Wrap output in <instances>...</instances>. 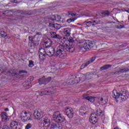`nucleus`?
<instances>
[{
    "label": "nucleus",
    "mask_w": 129,
    "mask_h": 129,
    "mask_svg": "<svg viewBox=\"0 0 129 129\" xmlns=\"http://www.w3.org/2000/svg\"><path fill=\"white\" fill-rule=\"evenodd\" d=\"M64 44H60L56 48L55 52V48H53L51 45H46L45 49L41 48L39 50V58L40 60H44L46 58V55L49 57H58L64 59L66 57V50Z\"/></svg>",
    "instance_id": "f257e3e1"
},
{
    "label": "nucleus",
    "mask_w": 129,
    "mask_h": 129,
    "mask_svg": "<svg viewBox=\"0 0 129 129\" xmlns=\"http://www.w3.org/2000/svg\"><path fill=\"white\" fill-rule=\"evenodd\" d=\"M112 96L115 99L118 98V97H120L122 101H125L128 98V94L126 93L125 91H121L119 93L117 90H113L112 93Z\"/></svg>",
    "instance_id": "f03ea898"
},
{
    "label": "nucleus",
    "mask_w": 129,
    "mask_h": 129,
    "mask_svg": "<svg viewBox=\"0 0 129 129\" xmlns=\"http://www.w3.org/2000/svg\"><path fill=\"white\" fill-rule=\"evenodd\" d=\"M78 44H82L83 46L81 48L82 50L84 49V50H90L91 48H92V45L93 43L91 42H88L87 40H85L84 39H80L78 41Z\"/></svg>",
    "instance_id": "7ed1b4c3"
},
{
    "label": "nucleus",
    "mask_w": 129,
    "mask_h": 129,
    "mask_svg": "<svg viewBox=\"0 0 129 129\" xmlns=\"http://www.w3.org/2000/svg\"><path fill=\"white\" fill-rule=\"evenodd\" d=\"M52 118L54 121H56V122H59V123L64 122L65 121V117L62 116L59 111L54 112L52 115Z\"/></svg>",
    "instance_id": "20e7f679"
},
{
    "label": "nucleus",
    "mask_w": 129,
    "mask_h": 129,
    "mask_svg": "<svg viewBox=\"0 0 129 129\" xmlns=\"http://www.w3.org/2000/svg\"><path fill=\"white\" fill-rule=\"evenodd\" d=\"M50 126V119L47 117H45L43 120L40 123L39 126L41 128L48 129Z\"/></svg>",
    "instance_id": "39448f33"
},
{
    "label": "nucleus",
    "mask_w": 129,
    "mask_h": 129,
    "mask_svg": "<svg viewBox=\"0 0 129 129\" xmlns=\"http://www.w3.org/2000/svg\"><path fill=\"white\" fill-rule=\"evenodd\" d=\"M35 37H36V38H37L38 39L37 40H36V38L35 37L31 36L29 37L30 43L33 44V46H35V45L37 44V42H39V41H40V39H40V38L42 37V34L40 32H37L35 35Z\"/></svg>",
    "instance_id": "423d86ee"
},
{
    "label": "nucleus",
    "mask_w": 129,
    "mask_h": 129,
    "mask_svg": "<svg viewBox=\"0 0 129 129\" xmlns=\"http://www.w3.org/2000/svg\"><path fill=\"white\" fill-rule=\"evenodd\" d=\"M27 114V112H22L19 115V117H20L24 122L28 121V120H32L31 116H29Z\"/></svg>",
    "instance_id": "0eeeda50"
},
{
    "label": "nucleus",
    "mask_w": 129,
    "mask_h": 129,
    "mask_svg": "<svg viewBox=\"0 0 129 129\" xmlns=\"http://www.w3.org/2000/svg\"><path fill=\"white\" fill-rule=\"evenodd\" d=\"M100 22V21L93 20L88 22H85L84 24H86V26L87 28H89V27H91V26H95L96 25H98Z\"/></svg>",
    "instance_id": "6e6552de"
},
{
    "label": "nucleus",
    "mask_w": 129,
    "mask_h": 129,
    "mask_svg": "<svg viewBox=\"0 0 129 129\" xmlns=\"http://www.w3.org/2000/svg\"><path fill=\"white\" fill-rule=\"evenodd\" d=\"M65 112L69 118H72V117H73V114H74V112H73V109L72 108H67L66 109Z\"/></svg>",
    "instance_id": "1a4fd4ad"
},
{
    "label": "nucleus",
    "mask_w": 129,
    "mask_h": 129,
    "mask_svg": "<svg viewBox=\"0 0 129 129\" xmlns=\"http://www.w3.org/2000/svg\"><path fill=\"white\" fill-rule=\"evenodd\" d=\"M34 116L36 119H41L43 116V113L40 110H35L34 112Z\"/></svg>",
    "instance_id": "9d476101"
},
{
    "label": "nucleus",
    "mask_w": 129,
    "mask_h": 129,
    "mask_svg": "<svg viewBox=\"0 0 129 129\" xmlns=\"http://www.w3.org/2000/svg\"><path fill=\"white\" fill-rule=\"evenodd\" d=\"M89 120L92 124H95L97 122V117L95 115V113H92L91 114Z\"/></svg>",
    "instance_id": "9b49d317"
},
{
    "label": "nucleus",
    "mask_w": 129,
    "mask_h": 129,
    "mask_svg": "<svg viewBox=\"0 0 129 129\" xmlns=\"http://www.w3.org/2000/svg\"><path fill=\"white\" fill-rule=\"evenodd\" d=\"M23 73L27 74L28 72L26 71H20L19 75H18L17 76V79H19V80L25 79L26 78V75Z\"/></svg>",
    "instance_id": "f8f14e48"
},
{
    "label": "nucleus",
    "mask_w": 129,
    "mask_h": 129,
    "mask_svg": "<svg viewBox=\"0 0 129 129\" xmlns=\"http://www.w3.org/2000/svg\"><path fill=\"white\" fill-rule=\"evenodd\" d=\"M95 59H96V57H93L88 61L86 62V63L82 64L80 68L81 70H82V69H84L85 67H87V66H88V65L92 63V62H94V61L95 60Z\"/></svg>",
    "instance_id": "ddd939ff"
},
{
    "label": "nucleus",
    "mask_w": 129,
    "mask_h": 129,
    "mask_svg": "<svg viewBox=\"0 0 129 129\" xmlns=\"http://www.w3.org/2000/svg\"><path fill=\"white\" fill-rule=\"evenodd\" d=\"M50 37L52 39H57V40H61L62 37L59 35L57 34L56 32L51 31L50 32Z\"/></svg>",
    "instance_id": "4468645a"
},
{
    "label": "nucleus",
    "mask_w": 129,
    "mask_h": 129,
    "mask_svg": "<svg viewBox=\"0 0 129 129\" xmlns=\"http://www.w3.org/2000/svg\"><path fill=\"white\" fill-rule=\"evenodd\" d=\"M83 99H86V100L90 101V102H94V100H95L94 97L91 96H88L87 95H83Z\"/></svg>",
    "instance_id": "2eb2a0df"
},
{
    "label": "nucleus",
    "mask_w": 129,
    "mask_h": 129,
    "mask_svg": "<svg viewBox=\"0 0 129 129\" xmlns=\"http://www.w3.org/2000/svg\"><path fill=\"white\" fill-rule=\"evenodd\" d=\"M66 52V51H68V52H70L71 53H72L73 52H74L75 48L74 47H72V46H68L67 44H64Z\"/></svg>",
    "instance_id": "dca6fc26"
},
{
    "label": "nucleus",
    "mask_w": 129,
    "mask_h": 129,
    "mask_svg": "<svg viewBox=\"0 0 129 129\" xmlns=\"http://www.w3.org/2000/svg\"><path fill=\"white\" fill-rule=\"evenodd\" d=\"M63 33L66 37H69L71 34V29L69 28H67L63 29Z\"/></svg>",
    "instance_id": "f3484780"
},
{
    "label": "nucleus",
    "mask_w": 129,
    "mask_h": 129,
    "mask_svg": "<svg viewBox=\"0 0 129 129\" xmlns=\"http://www.w3.org/2000/svg\"><path fill=\"white\" fill-rule=\"evenodd\" d=\"M2 118L3 121H8L10 119L8 114L6 112H3L2 113Z\"/></svg>",
    "instance_id": "a211bd4d"
},
{
    "label": "nucleus",
    "mask_w": 129,
    "mask_h": 129,
    "mask_svg": "<svg viewBox=\"0 0 129 129\" xmlns=\"http://www.w3.org/2000/svg\"><path fill=\"white\" fill-rule=\"evenodd\" d=\"M54 23L56 22H60L61 21V16L59 15H53V18L52 19Z\"/></svg>",
    "instance_id": "6ab92c4d"
},
{
    "label": "nucleus",
    "mask_w": 129,
    "mask_h": 129,
    "mask_svg": "<svg viewBox=\"0 0 129 129\" xmlns=\"http://www.w3.org/2000/svg\"><path fill=\"white\" fill-rule=\"evenodd\" d=\"M50 94H53V92L50 91H47V90H45V91L41 92L39 94L41 96H42V95H50Z\"/></svg>",
    "instance_id": "aec40b11"
},
{
    "label": "nucleus",
    "mask_w": 129,
    "mask_h": 129,
    "mask_svg": "<svg viewBox=\"0 0 129 129\" xmlns=\"http://www.w3.org/2000/svg\"><path fill=\"white\" fill-rule=\"evenodd\" d=\"M125 72H127V71L125 69H120L119 71H117L114 73L115 75H119V74H121V73H124Z\"/></svg>",
    "instance_id": "412c9836"
},
{
    "label": "nucleus",
    "mask_w": 129,
    "mask_h": 129,
    "mask_svg": "<svg viewBox=\"0 0 129 129\" xmlns=\"http://www.w3.org/2000/svg\"><path fill=\"white\" fill-rule=\"evenodd\" d=\"M39 83L40 85H42V84L46 85V80L45 76H43L42 78H40L39 80Z\"/></svg>",
    "instance_id": "4be33fe9"
},
{
    "label": "nucleus",
    "mask_w": 129,
    "mask_h": 129,
    "mask_svg": "<svg viewBox=\"0 0 129 129\" xmlns=\"http://www.w3.org/2000/svg\"><path fill=\"white\" fill-rule=\"evenodd\" d=\"M17 122L16 121H12L10 124V126L12 129H17V125H16Z\"/></svg>",
    "instance_id": "5701e85b"
},
{
    "label": "nucleus",
    "mask_w": 129,
    "mask_h": 129,
    "mask_svg": "<svg viewBox=\"0 0 129 129\" xmlns=\"http://www.w3.org/2000/svg\"><path fill=\"white\" fill-rule=\"evenodd\" d=\"M110 67H111V65L105 64V65L103 66V67H102L101 68H100V70H106L108 69L109 68H110Z\"/></svg>",
    "instance_id": "b1692460"
},
{
    "label": "nucleus",
    "mask_w": 129,
    "mask_h": 129,
    "mask_svg": "<svg viewBox=\"0 0 129 129\" xmlns=\"http://www.w3.org/2000/svg\"><path fill=\"white\" fill-rule=\"evenodd\" d=\"M103 112V111H102V110H101L100 109H98L96 110V112L94 113H95V115H96V116H98L99 115H101V114Z\"/></svg>",
    "instance_id": "393cba45"
},
{
    "label": "nucleus",
    "mask_w": 129,
    "mask_h": 129,
    "mask_svg": "<svg viewBox=\"0 0 129 129\" xmlns=\"http://www.w3.org/2000/svg\"><path fill=\"white\" fill-rule=\"evenodd\" d=\"M23 86L24 87H27V88H31V85H29V82L28 81H25L23 83Z\"/></svg>",
    "instance_id": "a878e982"
},
{
    "label": "nucleus",
    "mask_w": 129,
    "mask_h": 129,
    "mask_svg": "<svg viewBox=\"0 0 129 129\" xmlns=\"http://www.w3.org/2000/svg\"><path fill=\"white\" fill-rule=\"evenodd\" d=\"M0 36L2 38H5V37H7V33L4 31H0Z\"/></svg>",
    "instance_id": "bb28decb"
},
{
    "label": "nucleus",
    "mask_w": 129,
    "mask_h": 129,
    "mask_svg": "<svg viewBox=\"0 0 129 129\" xmlns=\"http://www.w3.org/2000/svg\"><path fill=\"white\" fill-rule=\"evenodd\" d=\"M9 73L11 74V76H15V75L17 74L16 71L14 70H11V71H9Z\"/></svg>",
    "instance_id": "cd10ccee"
},
{
    "label": "nucleus",
    "mask_w": 129,
    "mask_h": 129,
    "mask_svg": "<svg viewBox=\"0 0 129 129\" xmlns=\"http://www.w3.org/2000/svg\"><path fill=\"white\" fill-rule=\"evenodd\" d=\"M68 16L70 18H73V17H75L76 16V14L73 13V12H69Z\"/></svg>",
    "instance_id": "c85d7f7f"
},
{
    "label": "nucleus",
    "mask_w": 129,
    "mask_h": 129,
    "mask_svg": "<svg viewBox=\"0 0 129 129\" xmlns=\"http://www.w3.org/2000/svg\"><path fill=\"white\" fill-rule=\"evenodd\" d=\"M57 127H58V124H53L51 125V128L50 129H57Z\"/></svg>",
    "instance_id": "c756f323"
},
{
    "label": "nucleus",
    "mask_w": 129,
    "mask_h": 129,
    "mask_svg": "<svg viewBox=\"0 0 129 129\" xmlns=\"http://www.w3.org/2000/svg\"><path fill=\"white\" fill-rule=\"evenodd\" d=\"M29 67H30L32 68V67H34V62L32 60H29Z\"/></svg>",
    "instance_id": "7c9ffc66"
},
{
    "label": "nucleus",
    "mask_w": 129,
    "mask_h": 129,
    "mask_svg": "<svg viewBox=\"0 0 129 129\" xmlns=\"http://www.w3.org/2000/svg\"><path fill=\"white\" fill-rule=\"evenodd\" d=\"M53 28L56 30H59L60 27V25H58L57 24H55L54 25Z\"/></svg>",
    "instance_id": "2f4dec72"
},
{
    "label": "nucleus",
    "mask_w": 129,
    "mask_h": 129,
    "mask_svg": "<svg viewBox=\"0 0 129 129\" xmlns=\"http://www.w3.org/2000/svg\"><path fill=\"white\" fill-rule=\"evenodd\" d=\"M102 14L104 15V16H109V12L108 11L103 12Z\"/></svg>",
    "instance_id": "473e14b6"
},
{
    "label": "nucleus",
    "mask_w": 129,
    "mask_h": 129,
    "mask_svg": "<svg viewBox=\"0 0 129 129\" xmlns=\"http://www.w3.org/2000/svg\"><path fill=\"white\" fill-rule=\"evenodd\" d=\"M51 77H48L47 78H45V84H47V83H48V82H50L51 81Z\"/></svg>",
    "instance_id": "72a5a7b5"
},
{
    "label": "nucleus",
    "mask_w": 129,
    "mask_h": 129,
    "mask_svg": "<svg viewBox=\"0 0 129 129\" xmlns=\"http://www.w3.org/2000/svg\"><path fill=\"white\" fill-rule=\"evenodd\" d=\"M21 16H29L30 14L28 11H25V12L21 13Z\"/></svg>",
    "instance_id": "f704fd0d"
},
{
    "label": "nucleus",
    "mask_w": 129,
    "mask_h": 129,
    "mask_svg": "<svg viewBox=\"0 0 129 129\" xmlns=\"http://www.w3.org/2000/svg\"><path fill=\"white\" fill-rule=\"evenodd\" d=\"M31 127H32V124L31 123H28L25 126V129H30Z\"/></svg>",
    "instance_id": "c9c22d12"
},
{
    "label": "nucleus",
    "mask_w": 129,
    "mask_h": 129,
    "mask_svg": "<svg viewBox=\"0 0 129 129\" xmlns=\"http://www.w3.org/2000/svg\"><path fill=\"white\" fill-rule=\"evenodd\" d=\"M116 28H117V29H124V28H125V27H124V25H117L116 26Z\"/></svg>",
    "instance_id": "e433bc0d"
},
{
    "label": "nucleus",
    "mask_w": 129,
    "mask_h": 129,
    "mask_svg": "<svg viewBox=\"0 0 129 129\" xmlns=\"http://www.w3.org/2000/svg\"><path fill=\"white\" fill-rule=\"evenodd\" d=\"M74 21H75L74 19H70L68 20V23H71V22H74Z\"/></svg>",
    "instance_id": "4c0bfd02"
},
{
    "label": "nucleus",
    "mask_w": 129,
    "mask_h": 129,
    "mask_svg": "<svg viewBox=\"0 0 129 129\" xmlns=\"http://www.w3.org/2000/svg\"><path fill=\"white\" fill-rule=\"evenodd\" d=\"M54 25H55V24H53L51 23H49V24L48 25V27H49V28H54Z\"/></svg>",
    "instance_id": "58836bf2"
},
{
    "label": "nucleus",
    "mask_w": 129,
    "mask_h": 129,
    "mask_svg": "<svg viewBox=\"0 0 129 129\" xmlns=\"http://www.w3.org/2000/svg\"><path fill=\"white\" fill-rule=\"evenodd\" d=\"M68 41L70 43H73L74 42V39H73V38H71L68 40Z\"/></svg>",
    "instance_id": "ea45409f"
},
{
    "label": "nucleus",
    "mask_w": 129,
    "mask_h": 129,
    "mask_svg": "<svg viewBox=\"0 0 129 129\" xmlns=\"http://www.w3.org/2000/svg\"><path fill=\"white\" fill-rule=\"evenodd\" d=\"M2 129H9V126L7 125H4Z\"/></svg>",
    "instance_id": "a19ab883"
},
{
    "label": "nucleus",
    "mask_w": 129,
    "mask_h": 129,
    "mask_svg": "<svg viewBox=\"0 0 129 129\" xmlns=\"http://www.w3.org/2000/svg\"><path fill=\"white\" fill-rule=\"evenodd\" d=\"M17 125L18 126V129H22V127H20V122H17Z\"/></svg>",
    "instance_id": "79ce46f5"
},
{
    "label": "nucleus",
    "mask_w": 129,
    "mask_h": 129,
    "mask_svg": "<svg viewBox=\"0 0 129 129\" xmlns=\"http://www.w3.org/2000/svg\"><path fill=\"white\" fill-rule=\"evenodd\" d=\"M73 76L74 78H75V80H76V78H77V77H76V76H75V75H74Z\"/></svg>",
    "instance_id": "37998d69"
},
{
    "label": "nucleus",
    "mask_w": 129,
    "mask_h": 129,
    "mask_svg": "<svg viewBox=\"0 0 129 129\" xmlns=\"http://www.w3.org/2000/svg\"><path fill=\"white\" fill-rule=\"evenodd\" d=\"M5 111H9V108H6Z\"/></svg>",
    "instance_id": "c03bdc74"
},
{
    "label": "nucleus",
    "mask_w": 129,
    "mask_h": 129,
    "mask_svg": "<svg viewBox=\"0 0 129 129\" xmlns=\"http://www.w3.org/2000/svg\"><path fill=\"white\" fill-rule=\"evenodd\" d=\"M2 128V122L0 121V129Z\"/></svg>",
    "instance_id": "a18cd8bd"
},
{
    "label": "nucleus",
    "mask_w": 129,
    "mask_h": 129,
    "mask_svg": "<svg viewBox=\"0 0 129 129\" xmlns=\"http://www.w3.org/2000/svg\"><path fill=\"white\" fill-rule=\"evenodd\" d=\"M124 11H125V12H126V13H128L129 14V11L128 10H125Z\"/></svg>",
    "instance_id": "49530a36"
},
{
    "label": "nucleus",
    "mask_w": 129,
    "mask_h": 129,
    "mask_svg": "<svg viewBox=\"0 0 129 129\" xmlns=\"http://www.w3.org/2000/svg\"><path fill=\"white\" fill-rule=\"evenodd\" d=\"M16 2H17V1H16V0H14V2H12V3H14L16 4V3H17Z\"/></svg>",
    "instance_id": "de8ad7c7"
},
{
    "label": "nucleus",
    "mask_w": 129,
    "mask_h": 129,
    "mask_svg": "<svg viewBox=\"0 0 129 129\" xmlns=\"http://www.w3.org/2000/svg\"><path fill=\"white\" fill-rule=\"evenodd\" d=\"M100 101H103V98H101Z\"/></svg>",
    "instance_id": "09e8293b"
},
{
    "label": "nucleus",
    "mask_w": 129,
    "mask_h": 129,
    "mask_svg": "<svg viewBox=\"0 0 129 129\" xmlns=\"http://www.w3.org/2000/svg\"><path fill=\"white\" fill-rule=\"evenodd\" d=\"M2 70H0V74H2Z\"/></svg>",
    "instance_id": "8fccbe9b"
},
{
    "label": "nucleus",
    "mask_w": 129,
    "mask_h": 129,
    "mask_svg": "<svg viewBox=\"0 0 129 129\" xmlns=\"http://www.w3.org/2000/svg\"><path fill=\"white\" fill-rule=\"evenodd\" d=\"M18 13H19V11H17V14H18Z\"/></svg>",
    "instance_id": "3c124183"
},
{
    "label": "nucleus",
    "mask_w": 129,
    "mask_h": 129,
    "mask_svg": "<svg viewBox=\"0 0 129 129\" xmlns=\"http://www.w3.org/2000/svg\"><path fill=\"white\" fill-rule=\"evenodd\" d=\"M75 83H78V82H77V83H76V82H75Z\"/></svg>",
    "instance_id": "603ef678"
},
{
    "label": "nucleus",
    "mask_w": 129,
    "mask_h": 129,
    "mask_svg": "<svg viewBox=\"0 0 129 129\" xmlns=\"http://www.w3.org/2000/svg\"><path fill=\"white\" fill-rule=\"evenodd\" d=\"M18 16H20V14H18Z\"/></svg>",
    "instance_id": "864d4df0"
},
{
    "label": "nucleus",
    "mask_w": 129,
    "mask_h": 129,
    "mask_svg": "<svg viewBox=\"0 0 129 129\" xmlns=\"http://www.w3.org/2000/svg\"><path fill=\"white\" fill-rule=\"evenodd\" d=\"M3 15H5V13H3Z\"/></svg>",
    "instance_id": "5fc2aeb1"
},
{
    "label": "nucleus",
    "mask_w": 129,
    "mask_h": 129,
    "mask_svg": "<svg viewBox=\"0 0 129 129\" xmlns=\"http://www.w3.org/2000/svg\"><path fill=\"white\" fill-rule=\"evenodd\" d=\"M22 125H23L21 124V126H22Z\"/></svg>",
    "instance_id": "6e6d98bb"
},
{
    "label": "nucleus",
    "mask_w": 129,
    "mask_h": 129,
    "mask_svg": "<svg viewBox=\"0 0 129 129\" xmlns=\"http://www.w3.org/2000/svg\"><path fill=\"white\" fill-rule=\"evenodd\" d=\"M72 83H74V82H72Z\"/></svg>",
    "instance_id": "4d7b16f0"
}]
</instances>
